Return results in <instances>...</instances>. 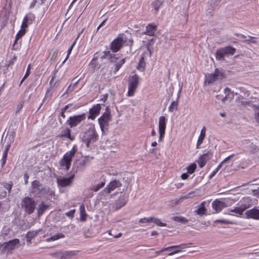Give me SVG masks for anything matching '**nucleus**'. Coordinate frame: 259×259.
<instances>
[{
	"label": "nucleus",
	"mask_w": 259,
	"mask_h": 259,
	"mask_svg": "<svg viewBox=\"0 0 259 259\" xmlns=\"http://www.w3.org/2000/svg\"><path fill=\"white\" fill-rule=\"evenodd\" d=\"M98 135L93 125H89L87 128L82 133L81 139L87 147L90 144L97 141Z\"/></svg>",
	"instance_id": "f257e3e1"
},
{
	"label": "nucleus",
	"mask_w": 259,
	"mask_h": 259,
	"mask_svg": "<svg viewBox=\"0 0 259 259\" xmlns=\"http://www.w3.org/2000/svg\"><path fill=\"white\" fill-rule=\"evenodd\" d=\"M31 193L35 197H46L50 190L48 187H44L38 181L35 180L32 183Z\"/></svg>",
	"instance_id": "f03ea898"
},
{
	"label": "nucleus",
	"mask_w": 259,
	"mask_h": 259,
	"mask_svg": "<svg viewBox=\"0 0 259 259\" xmlns=\"http://www.w3.org/2000/svg\"><path fill=\"white\" fill-rule=\"evenodd\" d=\"M76 152V146H73L72 149L66 152L60 160L59 164L61 169L68 170L71 166L72 159Z\"/></svg>",
	"instance_id": "7ed1b4c3"
},
{
	"label": "nucleus",
	"mask_w": 259,
	"mask_h": 259,
	"mask_svg": "<svg viewBox=\"0 0 259 259\" xmlns=\"http://www.w3.org/2000/svg\"><path fill=\"white\" fill-rule=\"evenodd\" d=\"M111 120L110 112L108 110V107H106V112L98 119V122L100 128L102 132H104V129H107L109 123Z\"/></svg>",
	"instance_id": "20e7f679"
},
{
	"label": "nucleus",
	"mask_w": 259,
	"mask_h": 259,
	"mask_svg": "<svg viewBox=\"0 0 259 259\" xmlns=\"http://www.w3.org/2000/svg\"><path fill=\"white\" fill-rule=\"evenodd\" d=\"M20 244V241L18 239H14L7 242L1 244L3 247L2 253H5L11 252L13 250L18 247Z\"/></svg>",
	"instance_id": "39448f33"
},
{
	"label": "nucleus",
	"mask_w": 259,
	"mask_h": 259,
	"mask_svg": "<svg viewBox=\"0 0 259 259\" xmlns=\"http://www.w3.org/2000/svg\"><path fill=\"white\" fill-rule=\"evenodd\" d=\"M85 118L86 116L85 113L71 116L67 119L66 123L69 125L70 128H72L79 125L82 121H84Z\"/></svg>",
	"instance_id": "423d86ee"
},
{
	"label": "nucleus",
	"mask_w": 259,
	"mask_h": 259,
	"mask_svg": "<svg viewBox=\"0 0 259 259\" xmlns=\"http://www.w3.org/2000/svg\"><path fill=\"white\" fill-rule=\"evenodd\" d=\"M139 76L135 74L129 78L127 95L129 97L134 96L139 82Z\"/></svg>",
	"instance_id": "0eeeda50"
},
{
	"label": "nucleus",
	"mask_w": 259,
	"mask_h": 259,
	"mask_svg": "<svg viewBox=\"0 0 259 259\" xmlns=\"http://www.w3.org/2000/svg\"><path fill=\"white\" fill-rule=\"evenodd\" d=\"M224 77L223 73L216 69L213 73L205 76V83L210 84L218 80H222Z\"/></svg>",
	"instance_id": "6e6552de"
},
{
	"label": "nucleus",
	"mask_w": 259,
	"mask_h": 259,
	"mask_svg": "<svg viewBox=\"0 0 259 259\" xmlns=\"http://www.w3.org/2000/svg\"><path fill=\"white\" fill-rule=\"evenodd\" d=\"M36 203L31 198L26 197L22 201V206L25 210L28 213H31L33 212L35 208Z\"/></svg>",
	"instance_id": "1a4fd4ad"
},
{
	"label": "nucleus",
	"mask_w": 259,
	"mask_h": 259,
	"mask_svg": "<svg viewBox=\"0 0 259 259\" xmlns=\"http://www.w3.org/2000/svg\"><path fill=\"white\" fill-rule=\"evenodd\" d=\"M126 35L121 34L120 36L115 39L111 43V49L113 52H118L123 45V41H126Z\"/></svg>",
	"instance_id": "9d476101"
},
{
	"label": "nucleus",
	"mask_w": 259,
	"mask_h": 259,
	"mask_svg": "<svg viewBox=\"0 0 259 259\" xmlns=\"http://www.w3.org/2000/svg\"><path fill=\"white\" fill-rule=\"evenodd\" d=\"M78 251H58L52 255L60 259H71L77 255Z\"/></svg>",
	"instance_id": "9b49d317"
},
{
	"label": "nucleus",
	"mask_w": 259,
	"mask_h": 259,
	"mask_svg": "<svg viewBox=\"0 0 259 259\" xmlns=\"http://www.w3.org/2000/svg\"><path fill=\"white\" fill-rule=\"evenodd\" d=\"M166 128V118L161 116L159 118L158 122V131L159 137L158 141H162L165 134V131Z\"/></svg>",
	"instance_id": "f8f14e48"
},
{
	"label": "nucleus",
	"mask_w": 259,
	"mask_h": 259,
	"mask_svg": "<svg viewBox=\"0 0 259 259\" xmlns=\"http://www.w3.org/2000/svg\"><path fill=\"white\" fill-rule=\"evenodd\" d=\"M212 152L209 151L206 153L200 155L197 160V162L199 166L202 168L205 165L206 162L212 157Z\"/></svg>",
	"instance_id": "ddd939ff"
},
{
	"label": "nucleus",
	"mask_w": 259,
	"mask_h": 259,
	"mask_svg": "<svg viewBox=\"0 0 259 259\" xmlns=\"http://www.w3.org/2000/svg\"><path fill=\"white\" fill-rule=\"evenodd\" d=\"M121 186V183L116 180L111 181L104 189V191L106 193H110L116 188Z\"/></svg>",
	"instance_id": "4468645a"
},
{
	"label": "nucleus",
	"mask_w": 259,
	"mask_h": 259,
	"mask_svg": "<svg viewBox=\"0 0 259 259\" xmlns=\"http://www.w3.org/2000/svg\"><path fill=\"white\" fill-rule=\"evenodd\" d=\"M74 176L72 175L68 178H58L57 179V182L59 186L62 187H65L70 185L72 183Z\"/></svg>",
	"instance_id": "2eb2a0df"
},
{
	"label": "nucleus",
	"mask_w": 259,
	"mask_h": 259,
	"mask_svg": "<svg viewBox=\"0 0 259 259\" xmlns=\"http://www.w3.org/2000/svg\"><path fill=\"white\" fill-rule=\"evenodd\" d=\"M246 207L245 206L241 205L240 207H235L234 209H228L226 212V214L232 215H236L238 217L242 215L243 212L245 210Z\"/></svg>",
	"instance_id": "dca6fc26"
},
{
	"label": "nucleus",
	"mask_w": 259,
	"mask_h": 259,
	"mask_svg": "<svg viewBox=\"0 0 259 259\" xmlns=\"http://www.w3.org/2000/svg\"><path fill=\"white\" fill-rule=\"evenodd\" d=\"M101 109V105L99 104H98L94 106L89 110L90 115L88 116V119H91L92 120H94L96 117V116L99 114Z\"/></svg>",
	"instance_id": "f3484780"
},
{
	"label": "nucleus",
	"mask_w": 259,
	"mask_h": 259,
	"mask_svg": "<svg viewBox=\"0 0 259 259\" xmlns=\"http://www.w3.org/2000/svg\"><path fill=\"white\" fill-rule=\"evenodd\" d=\"M212 207L213 209L218 212L221 211L223 208L226 207L227 205L224 201L216 200L212 202Z\"/></svg>",
	"instance_id": "a211bd4d"
},
{
	"label": "nucleus",
	"mask_w": 259,
	"mask_h": 259,
	"mask_svg": "<svg viewBox=\"0 0 259 259\" xmlns=\"http://www.w3.org/2000/svg\"><path fill=\"white\" fill-rule=\"evenodd\" d=\"M245 214L247 218L259 220V209L253 208L246 211Z\"/></svg>",
	"instance_id": "6ab92c4d"
},
{
	"label": "nucleus",
	"mask_w": 259,
	"mask_h": 259,
	"mask_svg": "<svg viewBox=\"0 0 259 259\" xmlns=\"http://www.w3.org/2000/svg\"><path fill=\"white\" fill-rule=\"evenodd\" d=\"M127 201V197L126 196H123L120 197L118 200L117 201L115 204V210H117L118 209L121 208L122 207L124 206Z\"/></svg>",
	"instance_id": "aec40b11"
},
{
	"label": "nucleus",
	"mask_w": 259,
	"mask_h": 259,
	"mask_svg": "<svg viewBox=\"0 0 259 259\" xmlns=\"http://www.w3.org/2000/svg\"><path fill=\"white\" fill-rule=\"evenodd\" d=\"M101 58H106L109 59L111 62H115L118 58L115 54H111L109 51H105L104 54L101 56Z\"/></svg>",
	"instance_id": "412c9836"
},
{
	"label": "nucleus",
	"mask_w": 259,
	"mask_h": 259,
	"mask_svg": "<svg viewBox=\"0 0 259 259\" xmlns=\"http://www.w3.org/2000/svg\"><path fill=\"white\" fill-rule=\"evenodd\" d=\"M156 30V26L152 24H149L146 27L145 33L149 36H153Z\"/></svg>",
	"instance_id": "4be33fe9"
},
{
	"label": "nucleus",
	"mask_w": 259,
	"mask_h": 259,
	"mask_svg": "<svg viewBox=\"0 0 259 259\" xmlns=\"http://www.w3.org/2000/svg\"><path fill=\"white\" fill-rule=\"evenodd\" d=\"M41 231V230L38 229L36 231H32L28 232L26 234L27 242H31V240L34 238L39 232Z\"/></svg>",
	"instance_id": "5701e85b"
},
{
	"label": "nucleus",
	"mask_w": 259,
	"mask_h": 259,
	"mask_svg": "<svg viewBox=\"0 0 259 259\" xmlns=\"http://www.w3.org/2000/svg\"><path fill=\"white\" fill-rule=\"evenodd\" d=\"M59 137H65L70 139L71 141L73 140L74 138V136H72L71 135V130L68 128L64 130V131H62L61 135L59 136Z\"/></svg>",
	"instance_id": "b1692460"
},
{
	"label": "nucleus",
	"mask_w": 259,
	"mask_h": 259,
	"mask_svg": "<svg viewBox=\"0 0 259 259\" xmlns=\"http://www.w3.org/2000/svg\"><path fill=\"white\" fill-rule=\"evenodd\" d=\"M205 133H206V128L204 126V127H203V128H202V130L201 131L200 134V135L198 137V140H197V145H196L197 148H198L199 145H201L202 144V143L203 142V141L205 136Z\"/></svg>",
	"instance_id": "393cba45"
},
{
	"label": "nucleus",
	"mask_w": 259,
	"mask_h": 259,
	"mask_svg": "<svg viewBox=\"0 0 259 259\" xmlns=\"http://www.w3.org/2000/svg\"><path fill=\"white\" fill-rule=\"evenodd\" d=\"M224 91L226 95L225 97L223 98V101H224L227 99H230V100L233 99L234 97V94L233 92H231L230 89L226 88L224 89Z\"/></svg>",
	"instance_id": "a878e982"
},
{
	"label": "nucleus",
	"mask_w": 259,
	"mask_h": 259,
	"mask_svg": "<svg viewBox=\"0 0 259 259\" xmlns=\"http://www.w3.org/2000/svg\"><path fill=\"white\" fill-rule=\"evenodd\" d=\"M236 101L238 103H241V105H243L244 106H248V107H251L252 108V105H254V104H253L252 102L250 101H247L245 99L243 98L242 97L240 96L238 98V99L236 100Z\"/></svg>",
	"instance_id": "bb28decb"
},
{
	"label": "nucleus",
	"mask_w": 259,
	"mask_h": 259,
	"mask_svg": "<svg viewBox=\"0 0 259 259\" xmlns=\"http://www.w3.org/2000/svg\"><path fill=\"white\" fill-rule=\"evenodd\" d=\"M225 56L233 55L235 53L236 49L232 47L227 46L222 48Z\"/></svg>",
	"instance_id": "cd10ccee"
},
{
	"label": "nucleus",
	"mask_w": 259,
	"mask_h": 259,
	"mask_svg": "<svg viewBox=\"0 0 259 259\" xmlns=\"http://www.w3.org/2000/svg\"><path fill=\"white\" fill-rule=\"evenodd\" d=\"M146 66V63L145 62L144 57L143 56H142L138 62V64L137 66V69L141 71H144L145 70Z\"/></svg>",
	"instance_id": "c85d7f7f"
},
{
	"label": "nucleus",
	"mask_w": 259,
	"mask_h": 259,
	"mask_svg": "<svg viewBox=\"0 0 259 259\" xmlns=\"http://www.w3.org/2000/svg\"><path fill=\"white\" fill-rule=\"evenodd\" d=\"M172 220L174 221L185 224L188 223L189 220L182 216H175L172 217Z\"/></svg>",
	"instance_id": "c756f323"
},
{
	"label": "nucleus",
	"mask_w": 259,
	"mask_h": 259,
	"mask_svg": "<svg viewBox=\"0 0 259 259\" xmlns=\"http://www.w3.org/2000/svg\"><path fill=\"white\" fill-rule=\"evenodd\" d=\"M65 237V235L61 233H57V234L52 236V237L48 238L46 239L47 242H51L57 240L60 238H63Z\"/></svg>",
	"instance_id": "7c9ffc66"
},
{
	"label": "nucleus",
	"mask_w": 259,
	"mask_h": 259,
	"mask_svg": "<svg viewBox=\"0 0 259 259\" xmlns=\"http://www.w3.org/2000/svg\"><path fill=\"white\" fill-rule=\"evenodd\" d=\"M226 56L222 48L218 49L215 53V58L218 60H223Z\"/></svg>",
	"instance_id": "2f4dec72"
},
{
	"label": "nucleus",
	"mask_w": 259,
	"mask_h": 259,
	"mask_svg": "<svg viewBox=\"0 0 259 259\" xmlns=\"http://www.w3.org/2000/svg\"><path fill=\"white\" fill-rule=\"evenodd\" d=\"M252 108L254 111V118L256 122L259 123V106L252 105Z\"/></svg>",
	"instance_id": "473e14b6"
},
{
	"label": "nucleus",
	"mask_w": 259,
	"mask_h": 259,
	"mask_svg": "<svg viewBox=\"0 0 259 259\" xmlns=\"http://www.w3.org/2000/svg\"><path fill=\"white\" fill-rule=\"evenodd\" d=\"M79 209H80V220L81 221L84 222L86 220L87 215L85 213V207L83 204H81L80 206Z\"/></svg>",
	"instance_id": "72a5a7b5"
},
{
	"label": "nucleus",
	"mask_w": 259,
	"mask_h": 259,
	"mask_svg": "<svg viewBox=\"0 0 259 259\" xmlns=\"http://www.w3.org/2000/svg\"><path fill=\"white\" fill-rule=\"evenodd\" d=\"M165 0H155L153 3V7L154 9L157 11L160 7L162 5Z\"/></svg>",
	"instance_id": "f704fd0d"
},
{
	"label": "nucleus",
	"mask_w": 259,
	"mask_h": 259,
	"mask_svg": "<svg viewBox=\"0 0 259 259\" xmlns=\"http://www.w3.org/2000/svg\"><path fill=\"white\" fill-rule=\"evenodd\" d=\"M206 212V209L204 207V205L203 203H201L199 206V207L195 211L197 214L199 215H202L205 214Z\"/></svg>",
	"instance_id": "c9c22d12"
},
{
	"label": "nucleus",
	"mask_w": 259,
	"mask_h": 259,
	"mask_svg": "<svg viewBox=\"0 0 259 259\" xmlns=\"http://www.w3.org/2000/svg\"><path fill=\"white\" fill-rule=\"evenodd\" d=\"M235 155L234 154H232L226 158H225L219 164V168L223 167L225 164H228L230 162V160Z\"/></svg>",
	"instance_id": "e433bc0d"
},
{
	"label": "nucleus",
	"mask_w": 259,
	"mask_h": 259,
	"mask_svg": "<svg viewBox=\"0 0 259 259\" xmlns=\"http://www.w3.org/2000/svg\"><path fill=\"white\" fill-rule=\"evenodd\" d=\"M48 207V205L44 203L43 202L41 203L39 205L38 209V215H41L44 211L47 209Z\"/></svg>",
	"instance_id": "4c0bfd02"
},
{
	"label": "nucleus",
	"mask_w": 259,
	"mask_h": 259,
	"mask_svg": "<svg viewBox=\"0 0 259 259\" xmlns=\"http://www.w3.org/2000/svg\"><path fill=\"white\" fill-rule=\"evenodd\" d=\"M26 33V30L25 29H21L17 33L16 35L15 40L14 42V46L15 45L17 41L19 40V39L22 36H23Z\"/></svg>",
	"instance_id": "58836bf2"
},
{
	"label": "nucleus",
	"mask_w": 259,
	"mask_h": 259,
	"mask_svg": "<svg viewBox=\"0 0 259 259\" xmlns=\"http://www.w3.org/2000/svg\"><path fill=\"white\" fill-rule=\"evenodd\" d=\"M152 222L154 223L156 225L161 226V227H165L166 226V224L162 223L161 220L159 219L156 218L154 217H152Z\"/></svg>",
	"instance_id": "ea45409f"
},
{
	"label": "nucleus",
	"mask_w": 259,
	"mask_h": 259,
	"mask_svg": "<svg viewBox=\"0 0 259 259\" xmlns=\"http://www.w3.org/2000/svg\"><path fill=\"white\" fill-rule=\"evenodd\" d=\"M178 104V103L177 101H174L171 102L168 107V111L172 112L174 110H176L177 109Z\"/></svg>",
	"instance_id": "a19ab883"
},
{
	"label": "nucleus",
	"mask_w": 259,
	"mask_h": 259,
	"mask_svg": "<svg viewBox=\"0 0 259 259\" xmlns=\"http://www.w3.org/2000/svg\"><path fill=\"white\" fill-rule=\"evenodd\" d=\"M105 184V181H102L100 184L95 185L93 186L92 189L95 191L97 192L99 190H100L101 188L103 187Z\"/></svg>",
	"instance_id": "79ce46f5"
},
{
	"label": "nucleus",
	"mask_w": 259,
	"mask_h": 259,
	"mask_svg": "<svg viewBox=\"0 0 259 259\" xmlns=\"http://www.w3.org/2000/svg\"><path fill=\"white\" fill-rule=\"evenodd\" d=\"M196 168V164L195 163L191 164L187 167V172L188 174H192L194 172Z\"/></svg>",
	"instance_id": "37998d69"
},
{
	"label": "nucleus",
	"mask_w": 259,
	"mask_h": 259,
	"mask_svg": "<svg viewBox=\"0 0 259 259\" xmlns=\"http://www.w3.org/2000/svg\"><path fill=\"white\" fill-rule=\"evenodd\" d=\"M24 18L30 24L34 20L35 16L33 14L30 13L26 15Z\"/></svg>",
	"instance_id": "c03bdc74"
},
{
	"label": "nucleus",
	"mask_w": 259,
	"mask_h": 259,
	"mask_svg": "<svg viewBox=\"0 0 259 259\" xmlns=\"http://www.w3.org/2000/svg\"><path fill=\"white\" fill-rule=\"evenodd\" d=\"M125 58L120 60L115 65V72H117L125 63Z\"/></svg>",
	"instance_id": "a18cd8bd"
},
{
	"label": "nucleus",
	"mask_w": 259,
	"mask_h": 259,
	"mask_svg": "<svg viewBox=\"0 0 259 259\" xmlns=\"http://www.w3.org/2000/svg\"><path fill=\"white\" fill-rule=\"evenodd\" d=\"M187 247V244H181L179 245H174V246H171L166 247L168 249V250H169L171 249L172 248H180V249H183Z\"/></svg>",
	"instance_id": "49530a36"
},
{
	"label": "nucleus",
	"mask_w": 259,
	"mask_h": 259,
	"mask_svg": "<svg viewBox=\"0 0 259 259\" xmlns=\"http://www.w3.org/2000/svg\"><path fill=\"white\" fill-rule=\"evenodd\" d=\"M76 42L74 41L72 44V45L70 46V47L69 48V49L68 50V51H67V55L65 58V59H64V60L63 61L62 63V64H64L66 61V60L68 59L69 58V56L72 51V50L73 48V47L74 46Z\"/></svg>",
	"instance_id": "de8ad7c7"
},
{
	"label": "nucleus",
	"mask_w": 259,
	"mask_h": 259,
	"mask_svg": "<svg viewBox=\"0 0 259 259\" xmlns=\"http://www.w3.org/2000/svg\"><path fill=\"white\" fill-rule=\"evenodd\" d=\"M30 74V64H29L27 66V70L26 71L25 74L21 80L20 83L22 84L24 80Z\"/></svg>",
	"instance_id": "09e8293b"
},
{
	"label": "nucleus",
	"mask_w": 259,
	"mask_h": 259,
	"mask_svg": "<svg viewBox=\"0 0 259 259\" xmlns=\"http://www.w3.org/2000/svg\"><path fill=\"white\" fill-rule=\"evenodd\" d=\"M139 222L140 223L152 222V217L142 218L139 220Z\"/></svg>",
	"instance_id": "8fccbe9b"
},
{
	"label": "nucleus",
	"mask_w": 259,
	"mask_h": 259,
	"mask_svg": "<svg viewBox=\"0 0 259 259\" xmlns=\"http://www.w3.org/2000/svg\"><path fill=\"white\" fill-rule=\"evenodd\" d=\"M126 41H123V45L131 46L133 45V41L131 38L126 36Z\"/></svg>",
	"instance_id": "3c124183"
},
{
	"label": "nucleus",
	"mask_w": 259,
	"mask_h": 259,
	"mask_svg": "<svg viewBox=\"0 0 259 259\" xmlns=\"http://www.w3.org/2000/svg\"><path fill=\"white\" fill-rule=\"evenodd\" d=\"M75 212V209L71 210L65 213V215L70 218H73Z\"/></svg>",
	"instance_id": "603ef678"
},
{
	"label": "nucleus",
	"mask_w": 259,
	"mask_h": 259,
	"mask_svg": "<svg viewBox=\"0 0 259 259\" xmlns=\"http://www.w3.org/2000/svg\"><path fill=\"white\" fill-rule=\"evenodd\" d=\"M29 24L30 23L24 18L22 22V24L21 25V28L22 29H25L26 28L28 27Z\"/></svg>",
	"instance_id": "864d4df0"
},
{
	"label": "nucleus",
	"mask_w": 259,
	"mask_h": 259,
	"mask_svg": "<svg viewBox=\"0 0 259 259\" xmlns=\"http://www.w3.org/2000/svg\"><path fill=\"white\" fill-rule=\"evenodd\" d=\"M12 186H13V183L12 182H11L10 183H9V184H5L4 185V187L7 189L8 190L9 192H10L11 191V190L12 189Z\"/></svg>",
	"instance_id": "5fc2aeb1"
},
{
	"label": "nucleus",
	"mask_w": 259,
	"mask_h": 259,
	"mask_svg": "<svg viewBox=\"0 0 259 259\" xmlns=\"http://www.w3.org/2000/svg\"><path fill=\"white\" fill-rule=\"evenodd\" d=\"M69 108V105H67L66 106H65V107H64L62 109V111L61 112V116L63 117V118H65V111H66V110Z\"/></svg>",
	"instance_id": "6e6d98bb"
},
{
	"label": "nucleus",
	"mask_w": 259,
	"mask_h": 259,
	"mask_svg": "<svg viewBox=\"0 0 259 259\" xmlns=\"http://www.w3.org/2000/svg\"><path fill=\"white\" fill-rule=\"evenodd\" d=\"M221 168H219V165L217 166V167L211 173V174L209 176V178L211 179L212 177H213L217 173V172L219 171L220 169Z\"/></svg>",
	"instance_id": "4d7b16f0"
},
{
	"label": "nucleus",
	"mask_w": 259,
	"mask_h": 259,
	"mask_svg": "<svg viewBox=\"0 0 259 259\" xmlns=\"http://www.w3.org/2000/svg\"><path fill=\"white\" fill-rule=\"evenodd\" d=\"M194 196L193 192H190L188 193L187 194L185 195L183 198L184 199H188V198H193Z\"/></svg>",
	"instance_id": "13d9d810"
},
{
	"label": "nucleus",
	"mask_w": 259,
	"mask_h": 259,
	"mask_svg": "<svg viewBox=\"0 0 259 259\" xmlns=\"http://www.w3.org/2000/svg\"><path fill=\"white\" fill-rule=\"evenodd\" d=\"M168 251V249L165 247V248H162L161 250H159V251H157L155 252V253L157 254V255H159L161 252H164V251Z\"/></svg>",
	"instance_id": "bf43d9fd"
},
{
	"label": "nucleus",
	"mask_w": 259,
	"mask_h": 259,
	"mask_svg": "<svg viewBox=\"0 0 259 259\" xmlns=\"http://www.w3.org/2000/svg\"><path fill=\"white\" fill-rule=\"evenodd\" d=\"M8 149H9V147H7V148L5 150V151L3 153V156L2 159H7V152H8Z\"/></svg>",
	"instance_id": "052dcab7"
},
{
	"label": "nucleus",
	"mask_w": 259,
	"mask_h": 259,
	"mask_svg": "<svg viewBox=\"0 0 259 259\" xmlns=\"http://www.w3.org/2000/svg\"><path fill=\"white\" fill-rule=\"evenodd\" d=\"M218 222H220L221 223H223L225 224H232L228 220H219L218 221Z\"/></svg>",
	"instance_id": "680f3d73"
},
{
	"label": "nucleus",
	"mask_w": 259,
	"mask_h": 259,
	"mask_svg": "<svg viewBox=\"0 0 259 259\" xmlns=\"http://www.w3.org/2000/svg\"><path fill=\"white\" fill-rule=\"evenodd\" d=\"M181 249H178V250H175V251H172V252H171L169 253L168 254V255H169V256H171V255H174V254H176V253H179V252H181Z\"/></svg>",
	"instance_id": "e2e57ef3"
},
{
	"label": "nucleus",
	"mask_w": 259,
	"mask_h": 259,
	"mask_svg": "<svg viewBox=\"0 0 259 259\" xmlns=\"http://www.w3.org/2000/svg\"><path fill=\"white\" fill-rule=\"evenodd\" d=\"M88 162V160L86 158L83 159L80 161V164L82 165H85Z\"/></svg>",
	"instance_id": "0e129e2a"
},
{
	"label": "nucleus",
	"mask_w": 259,
	"mask_h": 259,
	"mask_svg": "<svg viewBox=\"0 0 259 259\" xmlns=\"http://www.w3.org/2000/svg\"><path fill=\"white\" fill-rule=\"evenodd\" d=\"M24 179L25 180V184L27 185L28 184V180L29 179L28 175L27 174H25L24 176Z\"/></svg>",
	"instance_id": "69168bd1"
},
{
	"label": "nucleus",
	"mask_w": 259,
	"mask_h": 259,
	"mask_svg": "<svg viewBox=\"0 0 259 259\" xmlns=\"http://www.w3.org/2000/svg\"><path fill=\"white\" fill-rule=\"evenodd\" d=\"M181 177L183 180H186L188 178V175L186 173H184L181 175Z\"/></svg>",
	"instance_id": "338daca9"
},
{
	"label": "nucleus",
	"mask_w": 259,
	"mask_h": 259,
	"mask_svg": "<svg viewBox=\"0 0 259 259\" xmlns=\"http://www.w3.org/2000/svg\"><path fill=\"white\" fill-rule=\"evenodd\" d=\"M106 20H104V21H102V22L99 24V25L98 26V27H97V31H98V30H99V29L101 27H102V26L104 25V24H105V22H106Z\"/></svg>",
	"instance_id": "774afa93"
}]
</instances>
